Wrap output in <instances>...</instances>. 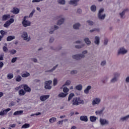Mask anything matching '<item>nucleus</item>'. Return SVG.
<instances>
[{
    "label": "nucleus",
    "instance_id": "obj_1",
    "mask_svg": "<svg viewBox=\"0 0 129 129\" xmlns=\"http://www.w3.org/2000/svg\"><path fill=\"white\" fill-rule=\"evenodd\" d=\"M73 105H79L80 104H84V101L81 100L80 97H76L73 99Z\"/></svg>",
    "mask_w": 129,
    "mask_h": 129
},
{
    "label": "nucleus",
    "instance_id": "obj_2",
    "mask_svg": "<svg viewBox=\"0 0 129 129\" xmlns=\"http://www.w3.org/2000/svg\"><path fill=\"white\" fill-rule=\"evenodd\" d=\"M84 54H87V50L83 51L82 54L73 55V59H76V60H80V59H82V58L85 57Z\"/></svg>",
    "mask_w": 129,
    "mask_h": 129
},
{
    "label": "nucleus",
    "instance_id": "obj_3",
    "mask_svg": "<svg viewBox=\"0 0 129 129\" xmlns=\"http://www.w3.org/2000/svg\"><path fill=\"white\" fill-rule=\"evenodd\" d=\"M27 18L28 16L24 17L22 21V25L23 27H25V28L28 27L29 26H31V22H30V21L27 20Z\"/></svg>",
    "mask_w": 129,
    "mask_h": 129
},
{
    "label": "nucleus",
    "instance_id": "obj_4",
    "mask_svg": "<svg viewBox=\"0 0 129 129\" xmlns=\"http://www.w3.org/2000/svg\"><path fill=\"white\" fill-rule=\"evenodd\" d=\"M21 37L23 38L24 41H27V42H30V41H31V37L28 36V33H27V32H23Z\"/></svg>",
    "mask_w": 129,
    "mask_h": 129
},
{
    "label": "nucleus",
    "instance_id": "obj_5",
    "mask_svg": "<svg viewBox=\"0 0 129 129\" xmlns=\"http://www.w3.org/2000/svg\"><path fill=\"white\" fill-rule=\"evenodd\" d=\"M62 17L63 15H60L56 17L57 20H58V19H60L58 21L57 23V25H58V26H61V25H62V24H63L65 21V19Z\"/></svg>",
    "mask_w": 129,
    "mask_h": 129
},
{
    "label": "nucleus",
    "instance_id": "obj_6",
    "mask_svg": "<svg viewBox=\"0 0 129 129\" xmlns=\"http://www.w3.org/2000/svg\"><path fill=\"white\" fill-rule=\"evenodd\" d=\"M104 11V10L103 9H101L99 11L98 13V18L99 20H104L105 19V14L102 15V13Z\"/></svg>",
    "mask_w": 129,
    "mask_h": 129
},
{
    "label": "nucleus",
    "instance_id": "obj_7",
    "mask_svg": "<svg viewBox=\"0 0 129 129\" xmlns=\"http://www.w3.org/2000/svg\"><path fill=\"white\" fill-rule=\"evenodd\" d=\"M15 22V20L13 18L10 19L9 20L7 21L4 25L5 28H9V26H11L13 23Z\"/></svg>",
    "mask_w": 129,
    "mask_h": 129
},
{
    "label": "nucleus",
    "instance_id": "obj_8",
    "mask_svg": "<svg viewBox=\"0 0 129 129\" xmlns=\"http://www.w3.org/2000/svg\"><path fill=\"white\" fill-rule=\"evenodd\" d=\"M101 102V99L100 98H95L92 101V105H98Z\"/></svg>",
    "mask_w": 129,
    "mask_h": 129
},
{
    "label": "nucleus",
    "instance_id": "obj_9",
    "mask_svg": "<svg viewBox=\"0 0 129 129\" xmlns=\"http://www.w3.org/2000/svg\"><path fill=\"white\" fill-rule=\"evenodd\" d=\"M51 84H52V81L49 80V81H46L45 82V89H51V88H52V87L50 86Z\"/></svg>",
    "mask_w": 129,
    "mask_h": 129
},
{
    "label": "nucleus",
    "instance_id": "obj_10",
    "mask_svg": "<svg viewBox=\"0 0 129 129\" xmlns=\"http://www.w3.org/2000/svg\"><path fill=\"white\" fill-rule=\"evenodd\" d=\"M126 53H127V50L123 47L120 48L118 51V55H120V54L123 55L126 54Z\"/></svg>",
    "mask_w": 129,
    "mask_h": 129
},
{
    "label": "nucleus",
    "instance_id": "obj_11",
    "mask_svg": "<svg viewBox=\"0 0 129 129\" xmlns=\"http://www.w3.org/2000/svg\"><path fill=\"white\" fill-rule=\"evenodd\" d=\"M11 108H7L5 110H2L1 111H0V115L1 116H3L4 115H6L9 112V111H10Z\"/></svg>",
    "mask_w": 129,
    "mask_h": 129
},
{
    "label": "nucleus",
    "instance_id": "obj_12",
    "mask_svg": "<svg viewBox=\"0 0 129 129\" xmlns=\"http://www.w3.org/2000/svg\"><path fill=\"white\" fill-rule=\"evenodd\" d=\"M76 43V44H82L81 45H76L75 47L77 49H81V48H83V47H84V46H85V44H82V41H79V40L77 41Z\"/></svg>",
    "mask_w": 129,
    "mask_h": 129
},
{
    "label": "nucleus",
    "instance_id": "obj_13",
    "mask_svg": "<svg viewBox=\"0 0 129 129\" xmlns=\"http://www.w3.org/2000/svg\"><path fill=\"white\" fill-rule=\"evenodd\" d=\"M80 120H81V121L87 122V121H88V117L86 115H82L80 117Z\"/></svg>",
    "mask_w": 129,
    "mask_h": 129
},
{
    "label": "nucleus",
    "instance_id": "obj_14",
    "mask_svg": "<svg viewBox=\"0 0 129 129\" xmlns=\"http://www.w3.org/2000/svg\"><path fill=\"white\" fill-rule=\"evenodd\" d=\"M10 18H11V15L5 14L2 16V21H8V20H9V19H10Z\"/></svg>",
    "mask_w": 129,
    "mask_h": 129
},
{
    "label": "nucleus",
    "instance_id": "obj_15",
    "mask_svg": "<svg viewBox=\"0 0 129 129\" xmlns=\"http://www.w3.org/2000/svg\"><path fill=\"white\" fill-rule=\"evenodd\" d=\"M100 123L101 125H105V124H108V121L105 119H100Z\"/></svg>",
    "mask_w": 129,
    "mask_h": 129
},
{
    "label": "nucleus",
    "instance_id": "obj_16",
    "mask_svg": "<svg viewBox=\"0 0 129 129\" xmlns=\"http://www.w3.org/2000/svg\"><path fill=\"white\" fill-rule=\"evenodd\" d=\"M11 13H12L13 14H14L15 15H18L19 13H20V9L14 7L13 9V10L11 11Z\"/></svg>",
    "mask_w": 129,
    "mask_h": 129
},
{
    "label": "nucleus",
    "instance_id": "obj_17",
    "mask_svg": "<svg viewBox=\"0 0 129 129\" xmlns=\"http://www.w3.org/2000/svg\"><path fill=\"white\" fill-rule=\"evenodd\" d=\"M49 97L50 95H43L40 97V99L41 101H45V100L48 99V98H49Z\"/></svg>",
    "mask_w": 129,
    "mask_h": 129
},
{
    "label": "nucleus",
    "instance_id": "obj_18",
    "mask_svg": "<svg viewBox=\"0 0 129 129\" xmlns=\"http://www.w3.org/2000/svg\"><path fill=\"white\" fill-rule=\"evenodd\" d=\"M94 43L97 45H98L99 44H100V38L99 36L95 37Z\"/></svg>",
    "mask_w": 129,
    "mask_h": 129
},
{
    "label": "nucleus",
    "instance_id": "obj_19",
    "mask_svg": "<svg viewBox=\"0 0 129 129\" xmlns=\"http://www.w3.org/2000/svg\"><path fill=\"white\" fill-rule=\"evenodd\" d=\"M58 29L59 27L57 25H54L53 27H51L49 34H53L54 31H56V30H58Z\"/></svg>",
    "mask_w": 129,
    "mask_h": 129
},
{
    "label": "nucleus",
    "instance_id": "obj_20",
    "mask_svg": "<svg viewBox=\"0 0 129 129\" xmlns=\"http://www.w3.org/2000/svg\"><path fill=\"white\" fill-rule=\"evenodd\" d=\"M23 88L25 92H31V89L29 87L28 85H24Z\"/></svg>",
    "mask_w": 129,
    "mask_h": 129
},
{
    "label": "nucleus",
    "instance_id": "obj_21",
    "mask_svg": "<svg viewBox=\"0 0 129 129\" xmlns=\"http://www.w3.org/2000/svg\"><path fill=\"white\" fill-rule=\"evenodd\" d=\"M98 118L95 116H90V120L91 122H95L97 120Z\"/></svg>",
    "mask_w": 129,
    "mask_h": 129
},
{
    "label": "nucleus",
    "instance_id": "obj_22",
    "mask_svg": "<svg viewBox=\"0 0 129 129\" xmlns=\"http://www.w3.org/2000/svg\"><path fill=\"white\" fill-rule=\"evenodd\" d=\"M91 88V86H88L84 91V93L85 94H88L89 93V90H90Z\"/></svg>",
    "mask_w": 129,
    "mask_h": 129
},
{
    "label": "nucleus",
    "instance_id": "obj_23",
    "mask_svg": "<svg viewBox=\"0 0 129 129\" xmlns=\"http://www.w3.org/2000/svg\"><path fill=\"white\" fill-rule=\"evenodd\" d=\"M79 2V0H71L70 2V5H73V6H75V7H76L77 6V3Z\"/></svg>",
    "mask_w": 129,
    "mask_h": 129
},
{
    "label": "nucleus",
    "instance_id": "obj_24",
    "mask_svg": "<svg viewBox=\"0 0 129 129\" xmlns=\"http://www.w3.org/2000/svg\"><path fill=\"white\" fill-rule=\"evenodd\" d=\"M16 39L15 36H9L7 38V42H11V41H13V40H15Z\"/></svg>",
    "mask_w": 129,
    "mask_h": 129
},
{
    "label": "nucleus",
    "instance_id": "obj_25",
    "mask_svg": "<svg viewBox=\"0 0 129 129\" xmlns=\"http://www.w3.org/2000/svg\"><path fill=\"white\" fill-rule=\"evenodd\" d=\"M103 111H104V108H103L102 109L97 110L95 112L96 114L97 115H101L102 113H103Z\"/></svg>",
    "mask_w": 129,
    "mask_h": 129
},
{
    "label": "nucleus",
    "instance_id": "obj_26",
    "mask_svg": "<svg viewBox=\"0 0 129 129\" xmlns=\"http://www.w3.org/2000/svg\"><path fill=\"white\" fill-rule=\"evenodd\" d=\"M18 93L20 96H24V95L26 94V91L24 90V89H21L20 90H19Z\"/></svg>",
    "mask_w": 129,
    "mask_h": 129
},
{
    "label": "nucleus",
    "instance_id": "obj_27",
    "mask_svg": "<svg viewBox=\"0 0 129 129\" xmlns=\"http://www.w3.org/2000/svg\"><path fill=\"white\" fill-rule=\"evenodd\" d=\"M67 95H68V93H60L58 94V97L64 98V97H66Z\"/></svg>",
    "mask_w": 129,
    "mask_h": 129
},
{
    "label": "nucleus",
    "instance_id": "obj_28",
    "mask_svg": "<svg viewBox=\"0 0 129 129\" xmlns=\"http://www.w3.org/2000/svg\"><path fill=\"white\" fill-rule=\"evenodd\" d=\"M83 86L81 84H79L78 85L76 86L75 88L77 90H78L79 91H81V90H82V88H83Z\"/></svg>",
    "mask_w": 129,
    "mask_h": 129
},
{
    "label": "nucleus",
    "instance_id": "obj_29",
    "mask_svg": "<svg viewBox=\"0 0 129 129\" xmlns=\"http://www.w3.org/2000/svg\"><path fill=\"white\" fill-rule=\"evenodd\" d=\"M23 110L16 111L14 113V115H21L23 114Z\"/></svg>",
    "mask_w": 129,
    "mask_h": 129
},
{
    "label": "nucleus",
    "instance_id": "obj_30",
    "mask_svg": "<svg viewBox=\"0 0 129 129\" xmlns=\"http://www.w3.org/2000/svg\"><path fill=\"white\" fill-rule=\"evenodd\" d=\"M84 41H85V43L87 44V45H90L91 44V41L89 40V38H86L84 39Z\"/></svg>",
    "mask_w": 129,
    "mask_h": 129
},
{
    "label": "nucleus",
    "instance_id": "obj_31",
    "mask_svg": "<svg viewBox=\"0 0 129 129\" xmlns=\"http://www.w3.org/2000/svg\"><path fill=\"white\" fill-rule=\"evenodd\" d=\"M129 118V115H126V116L122 117L120 118V120L121 121H124V120H127Z\"/></svg>",
    "mask_w": 129,
    "mask_h": 129
},
{
    "label": "nucleus",
    "instance_id": "obj_32",
    "mask_svg": "<svg viewBox=\"0 0 129 129\" xmlns=\"http://www.w3.org/2000/svg\"><path fill=\"white\" fill-rule=\"evenodd\" d=\"M29 127H30V124L25 123L22 126L21 128H29Z\"/></svg>",
    "mask_w": 129,
    "mask_h": 129
},
{
    "label": "nucleus",
    "instance_id": "obj_33",
    "mask_svg": "<svg viewBox=\"0 0 129 129\" xmlns=\"http://www.w3.org/2000/svg\"><path fill=\"white\" fill-rule=\"evenodd\" d=\"M56 120H57V118L55 117H52L49 119V122H50V123H54V122H55V121H56Z\"/></svg>",
    "mask_w": 129,
    "mask_h": 129
},
{
    "label": "nucleus",
    "instance_id": "obj_34",
    "mask_svg": "<svg viewBox=\"0 0 129 129\" xmlns=\"http://www.w3.org/2000/svg\"><path fill=\"white\" fill-rule=\"evenodd\" d=\"M79 27H80V24L79 23H77L73 26V28L75 30H78V29H79Z\"/></svg>",
    "mask_w": 129,
    "mask_h": 129
},
{
    "label": "nucleus",
    "instance_id": "obj_35",
    "mask_svg": "<svg viewBox=\"0 0 129 129\" xmlns=\"http://www.w3.org/2000/svg\"><path fill=\"white\" fill-rule=\"evenodd\" d=\"M75 96L74 93H71L68 97V101H70L72 98H73V97Z\"/></svg>",
    "mask_w": 129,
    "mask_h": 129
},
{
    "label": "nucleus",
    "instance_id": "obj_36",
    "mask_svg": "<svg viewBox=\"0 0 129 129\" xmlns=\"http://www.w3.org/2000/svg\"><path fill=\"white\" fill-rule=\"evenodd\" d=\"M30 76V73L26 72L22 75V77L23 78L29 77Z\"/></svg>",
    "mask_w": 129,
    "mask_h": 129
},
{
    "label": "nucleus",
    "instance_id": "obj_37",
    "mask_svg": "<svg viewBox=\"0 0 129 129\" xmlns=\"http://www.w3.org/2000/svg\"><path fill=\"white\" fill-rule=\"evenodd\" d=\"M63 92L64 93H68L69 92V89L67 87H64L63 88Z\"/></svg>",
    "mask_w": 129,
    "mask_h": 129
},
{
    "label": "nucleus",
    "instance_id": "obj_38",
    "mask_svg": "<svg viewBox=\"0 0 129 129\" xmlns=\"http://www.w3.org/2000/svg\"><path fill=\"white\" fill-rule=\"evenodd\" d=\"M91 10L92 12H96V6L95 5H92V6H91Z\"/></svg>",
    "mask_w": 129,
    "mask_h": 129
},
{
    "label": "nucleus",
    "instance_id": "obj_39",
    "mask_svg": "<svg viewBox=\"0 0 129 129\" xmlns=\"http://www.w3.org/2000/svg\"><path fill=\"white\" fill-rule=\"evenodd\" d=\"M116 81H117V78L116 77H114L110 80L111 83H115Z\"/></svg>",
    "mask_w": 129,
    "mask_h": 129
},
{
    "label": "nucleus",
    "instance_id": "obj_40",
    "mask_svg": "<svg viewBox=\"0 0 129 129\" xmlns=\"http://www.w3.org/2000/svg\"><path fill=\"white\" fill-rule=\"evenodd\" d=\"M21 80H22V77L20 75L17 76L16 78V81H17V82H20Z\"/></svg>",
    "mask_w": 129,
    "mask_h": 129
},
{
    "label": "nucleus",
    "instance_id": "obj_41",
    "mask_svg": "<svg viewBox=\"0 0 129 129\" xmlns=\"http://www.w3.org/2000/svg\"><path fill=\"white\" fill-rule=\"evenodd\" d=\"M8 79H12V78H14V74H8L7 76Z\"/></svg>",
    "mask_w": 129,
    "mask_h": 129
},
{
    "label": "nucleus",
    "instance_id": "obj_42",
    "mask_svg": "<svg viewBox=\"0 0 129 129\" xmlns=\"http://www.w3.org/2000/svg\"><path fill=\"white\" fill-rule=\"evenodd\" d=\"M108 77H105L103 79L101 80L102 83H105L106 81H107V80L108 79Z\"/></svg>",
    "mask_w": 129,
    "mask_h": 129
},
{
    "label": "nucleus",
    "instance_id": "obj_43",
    "mask_svg": "<svg viewBox=\"0 0 129 129\" xmlns=\"http://www.w3.org/2000/svg\"><path fill=\"white\" fill-rule=\"evenodd\" d=\"M125 11H126V10H123L121 13H120L119 14L120 17L122 19V18H123V16H124V14H125Z\"/></svg>",
    "mask_w": 129,
    "mask_h": 129
},
{
    "label": "nucleus",
    "instance_id": "obj_44",
    "mask_svg": "<svg viewBox=\"0 0 129 129\" xmlns=\"http://www.w3.org/2000/svg\"><path fill=\"white\" fill-rule=\"evenodd\" d=\"M58 3L60 5H65V0H58Z\"/></svg>",
    "mask_w": 129,
    "mask_h": 129
},
{
    "label": "nucleus",
    "instance_id": "obj_45",
    "mask_svg": "<svg viewBox=\"0 0 129 129\" xmlns=\"http://www.w3.org/2000/svg\"><path fill=\"white\" fill-rule=\"evenodd\" d=\"M10 54H12V55H14V54H16L17 53V50L15 49H12L10 51Z\"/></svg>",
    "mask_w": 129,
    "mask_h": 129
},
{
    "label": "nucleus",
    "instance_id": "obj_46",
    "mask_svg": "<svg viewBox=\"0 0 129 129\" xmlns=\"http://www.w3.org/2000/svg\"><path fill=\"white\" fill-rule=\"evenodd\" d=\"M95 31H96V32H99V28H95L94 29L91 30L90 32L91 33H92L93 32H95Z\"/></svg>",
    "mask_w": 129,
    "mask_h": 129
},
{
    "label": "nucleus",
    "instance_id": "obj_47",
    "mask_svg": "<svg viewBox=\"0 0 129 129\" xmlns=\"http://www.w3.org/2000/svg\"><path fill=\"white\" fill-rule=\"evenodd\" d=\"M57 83H58V80H57V79H54V80H53V86H56V85H57Z\"/></svg>",
    "mask_w": 129,
    "mask_h": 129
},
{
    "label": "nucleus",
    "instance_id": "obj_48",
    "mask_svg": "<svg viewBox=\"0 0 129 129\" xmlns=\"http://www.w3.org/2000/svg\"><path fill=\"white\" fill-rule=\"evenodd\" d=\"M4 52H5V53H7L8 51H9V49L6 46H3V47Z\"/></svg>",
    "mask_w": 129,
    "mask_h": 129
},
{
    "label": "nucleus",
    "instance_id": "obj_49",
    "mask_svg": "<svg viewBox=\"0 0 129 129\" xmlns=\"http://www.w3.org/2000/svg\"><path fill=\"white\" fill-rule=\"evenodd\" d=\"M17 60H18V57H13L11 60V62L12 63H15Z\"/></svg>",
    "mask_w": 129,
    "mask_h": 129
},
{
    "label": "nucleus",
    "instance_id": "obj_50",
    "mask_svg": "<svg viewBox=\"0 0 129 129\" xmlns=\"http://www.w3.org/2000/svg\"><path fill=\"white\" fill-rule=\"evenodd\" d=\"M35 12H36V11L35 10H33L32 11V12L30 14L29 18H31V17H33V15H34V14H35Z\"/></svg>",
    "mask_w": 129,
    "mask_h": 129
},
{
    "label": "nucleus",
    "instance_id": "obj_51",
    "mask_svg": "<svg viewBox=\"0 0 129 129\" xmlns=\"http://www.w3.org/2000/svg\"><path fill=\"white\" fill-rule=\"evenodd\" d=\"M70 84H71V81L68 80L66 82L64 85L68 86V85H70Z\"/></svg>",
    "mask_w": 129,
    "mask_h": 129
},
{
    "label": "nucleus",
    "instance_id": "obj_52",
    "mask_svg": "<svg viewBox=\"0 0 129 129\" xmlns=\"http://www.w3.org/2000/svg\"><path fill=\"white\" fill-rule=\"evenodd\" d=\"M87 23H88L90 26H92V25H93V22H92V21L88 20Z\"/></svg>",
    "mask_w": 129,
    "mask_h": 129
},
{
    "label": "nucleus",
    "instance_id": "obj_53",
    "mask_svg": "<svg viewBox=\"0 0 129 129\" xmlns=\"http://www.w3.org/2000/svg\"><path fill=\"white\" fill-rule=\"evenodd\" d=\"M58 67V64H56V66L54 67L52 70H50L49 71V72H52V71H54L55 69H56Z\"/></svg>",
    "mask_w": 129,
    "mask_h": 129
},
{
    "label": "nucleus",
    "instance_id": "obj_54",
    "mask_svg": "<svg viewBox=\"0 0 129 129\" xmlns=\"http://www.w3.org/2000/svg\"><path fill=\"white\" fill-rule=\"evenodd\" d=\"M0 33L3 36V37L4 38V36H5V34H6V32L4 30H1L0 31Z\"/></svg>",
    "mask_w": 129,
    "mask_h": 129
},
{
    "label": "nucleus",
    "instance_id": "obj_55",
    "mask_svg": "<svg viewBox=\"0 0 129 129\" xmlns=\"http://www.w3.org/2000/svg\"><path fill=\"white\" fill-rule=\"evenodd\" d=\"M106 64V61L105 60L102 61L101 63V66H104Z\"/></svg>",
    "mask_w": 129,
    "mask_h": 129
},
{
    "label": "nucleus",
    "instance_id": "obj_56",
    "mask_svg": "<svg viewBox=\"0 0 129 129\" xmlns=\"http://www.w3.org/2000/svg\"><path fill=\"white\" fill-rule=\"evenodd\" d=\"M108 43V39H107V38H105L104 39V45H107V43Z\"/></svg>",
    "mask_w": 129,
    "mask_h": 129
},
{
    "label": "nucleus",
    "instance_id": "obj_57",
    "mask_svg": "<svg viewBox=\"0 0 129 129\" xmlns=\"http://www.w3.org/2000/svg\"><path fill=\"white\" fill-rule=\"evenodd\" d=\"M119 74L116 73L114 74V77H116V78H117V77H118L119 76Z\"/></svg>",
    "mask_w": 129,
    "mask_h": 129
},
{
    "label": "nucleus",
    "instance_id": "obj_58",
    "mask_svg": "<svg viewBox=\"0 0 129 129\" xmlns=\"http://www.w3.org/2000/svg\"><path fill=\"white\" fill-rule=\"evenodd\" d=\"M4 67V62L2 61H0V69H2V68Z\"/></svg>",
    "mask_w": 129,
    "mask_h": 129
},
{
    "label": "nucleus",
    "instance_id": "obj_59",
    "mask_svg": "<svg viewBox=\"0 0 129 129\" xmlns=\"http://www.w3.org/2000/svg\"><path fill=\"white\" fill-rule=\"evenodd\" d=\"M77 73V71H76V70L72 71L71 72V74H76Z\"/></svg>",
    "mask_w": 129,
    "mask_h": 129
},
{
    "label": "nucleus",
    "instance_id": "obj_60",
    "mask_svg": "<svg viewBox=\"0 0 129 129\" xmlns=\"http://www.w3.org/2000/svg\"><path fill=\"white\" fill-rule=\"evenodd\" d=\"M14 105H15V103L14 102V101L11 102L9 104V106H14Z\"/></svg>",
    "mask_w": 129,
    "mask_h": 129
},
{
    "label": "nucleus",
    "instance_id": "obj_61",
    "mask_svg": "<svg viewBox=\"0 0 129 129\" xmlns=\"http://www.w3.org/2000/svg\"><path fill=\"white\" fill-rule=\"evenodd\" d=\"M21 88H22V86H19V87L15 88V90L18 91V90H19V89H21Z\"/></svg>",
    "mask_w": 129,
    "mask_h": 129
},
{
    "label": "nucleus",
    "instance_id": "obj_62",
    "mask_svg": "<svg viewBox=\"0 0 129 129\" xmlns=\"http://www.w3.org/2000/svg\"><path fill=\"white\" fill-rule=\"evenodd\" d=\"M40 2H41V0H33L32 3H40Z\"/></svg>",
    "mask_w": 129,
    "mask_h": 129
},
{
    "label": "nucleus",
    "instance_id": "obj_63",
    "mask_svg": "<svg viewBox=\"0 0 129 129\" xmlns=\"http://www.w3.org/2000/svg\"><path fill=\"white\" fill-rule=\"evenodd\" d=\"M125 82H126V83H129V76L126 78Z\"/></svg>",
    "mask_w": 129,
    "mask_h": 129
},
{
    "label": "nucleus",
    "instance_id": "obj_64",
    "mask_svg": "<svg viewBox=\"0 0 129 129\" xmlns=\"http://www.w3.org/2000/svg\"><path fill=\"white\" fill-rule=\"evenodd\" d=\"M77 13L78 14H81V13H82V10L80 9H78Z\"/></svg>",
    "mask_w": 129,
    "mask_h": 129
}]
</instances>
